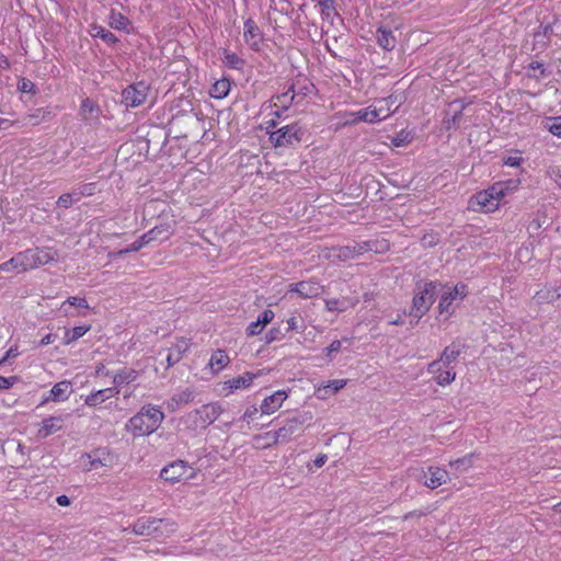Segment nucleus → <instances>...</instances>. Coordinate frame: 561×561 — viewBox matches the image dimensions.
I'll return each instance as SVG.
<instances>
[{
	"label": "nucleus",
	"instance_id": "nucleus-26",
	"mask_svg": "<svg viewBox=\"0 0 561 561\" xmlns=\"http://www.w3.org/2000/svg\"><path fill=\"white\" fill-rule=\"evenodd\" d=\"M64 426V420L61 416H49L42 422V426L38 431L42 437H47L58 431H60Z\"/></svg>",
	"mask_w": 561,
	"mask_h": 561
},
{
	"label": "nucleus",
	"instance_id": "nucleus-27",
	"mask_svg": "<svg viewBox=\"0 0 561 561\" xmlns=\"http://www.w3.org/2000/svg\"><path fill=\"white\" fill-rule=\"evenodd\" d=\"M34 255V264L35 268L45 265L49 262H53L57 257V252L51 248H35L32 249Z\"/></svg>",
	"mask_w": 561,
	"mask_h": 561
},
{
	"label": "nucleus",
	"instance_id": "nucleus-13",
	"mask_svg": "<svg viewBox=\"0 0 561 561\" xmlns=\"http://www.w3.org/2000/svg\"><path fill=\"white\" fill-rule=\"evenodd\" d=\"M449 480L448 472L439 467H428L423 473V483L430 489H436Z\"/></svg>",
	"mask_w": 561,
	"mask_h": 561
},
{
	"label": "nucleus",
	"instance_id": "nucleus-53",
	"mask_svg": "<svg viewBox=\"0 0 561 561\" xmlns=\"http://www.w3.org/2000/svg\"><path fill=\"white\" fill-rule=\"evenodd\" d=\"M0 272H16L18 273V266H15V259L12 256L7 262H3L0 264Z\"/></svg>",
	"mask_w": 561,
	"mask_h": 561
},
{
	"label": "nucleus",
	"instance_id": "nucleus-55",
	"mask_svg": "<svg viewBox=\"0 0 561 561\" xmlns=\"http://www.w3.org/2000/svg\"><path fill=\"white\" fill-rule=\"evenodd\" d=\"M16 381V377H3L0 376V389H9Z\"/></svg>",
	"mask_w": 561,
	"mask_h": 561
},
{
	"label": "nucleus",
	"instance_id": "nucleus-6",
	"mask_svg": "<svg viewBox=\"0 0 561 561\" xmlns=\"http://www.w3.org/2000/svg\"><path fill=\"white\" fill-rule=\"evenodd\" d=\"M313 414L310 411H302L290 419H287L285 424L277 430L278 436L282 442H289L291 436L300 430L306 423L311 422Z\"/></svg>",
	"mask_w": 561,
	"mask_h": 561
},
{
	"label": "nucleus",
	"instance_id": "nucleus-10",
	"mask_svg": "<svg viewBox=\"0 0 561 561\" xmlns=\"http://www.w3.org/2000/svg\"><path fill=\"white\" fill-rule=\"evenodd\" d=\"M162 519L142 516L138 518L131 526L124 528V531L130 530L136 536H151L159 529Z\"/></svg>",
	"mask_w": 561,
	"mask_h": 561
},
{
	"label": "nucleus",
	"instance_id": "nucleus-43",
	"mask_svg": "<svg viewBox=\"0 0 561 561\" xmlns=\"http://www.w3.org/2000/svg\"><path fill=\"white\" fill-rule=\"evenodd\" d=\"M196 474L195 469L184 461L178 460V479L190 480Z\"/></svg>",
	"mask_w": 561,
	"mask_h": 561
},
{
	"label": "nucleus",
	"instance_id": "nucleus-62",
	"mask_svg": "<svg viewBox=\"0 0 561 561\" xmlns=\"http://www.w3.org/2000/svg\"><path fill=\"white\" fill-rule=\"evenodd\" d=\"M325 461H327V456L320 455L314 459L313 463L317 468H320L325 463Z\"/></svg>",
	"mask_w": 561,
	"mask_h": 561
},
{
	"label": "nucleus",
	"instance_id": "nucleus-9",
	"mask_svg": "<svg viewBox=\"0 0 561 561\" xmlns=\"http://www.w3.org/2000/svg\"><path fill=\"white\" fill-rule=\"evenodd\" d=\"M460 347L456 344L448 345L444 348L440 357L428 365V371H437L439 367H447L456 369V363L460 355Z\"/></svg>",
	"mask_w": 561,
	"mask_h": 561
},
{
	"label": "nucleus",
	"instance_id": "nucleus-41",
	"mask_svg": "<svg viewBox=\"0 0 561 561\" xmlns=\"http://www.w3.org/2000/svg\"><path fill=\"white\" fill-rule=\"evenodd\" d=\"M137 375H138L137 371L134 369H123L114 376L113 382L116 386L129 383V382L136 380Z\"/></svg>",
	"mask_w": 561,
	"mask_h": 561
},
{
	"label": "nucleus",
	"instance_id": "nucleus-46",
	"mask_svg": "<svg viewBox=\"0 0 561 561\" xmlns=\"http://www.w3.org/2000/svg\"><path fill=\"white\" fill-rule=\"evenodd\" d=\"M523 157L519 151L511 152L510 154L503 157V163L507 167H519L523 162Z\"/></svg>",
	"mask_w": 561,
	"mask_h": 561
},
{
	"label": "nucleus",
	"instance_id": "nucleus-8",
	"mask_svg": "<svg viewBox=\"0 0 561 561\" xmlns=\"http://www.w3.org/2000/svg\"><path fill=\"white\" fill-rule=\"evenodd\" d=\"M261 375L262 370H259L255 374L247 371L243 375L228 379L221 383V394L228 397L236 390L248 389L252 386L254 379Z\"/></svg>",
	"mask_w": 561,
	"mask_h": 561
},
{
	"label": "nucleus",
	"instance_id": "nucleus-54",
	"mask_svg": "<svg viewBox=\"0 0 561 561\" xmlns=\"http://www.w3.org/2000/svg\"><path fill=\"white\" fill-rule=\"evenodd\" d=\"M385 100H389L391 102H389V106L391 108H399V106L402 104L403 102V98L401 94H391L389 95L388 98H385Z\"/></svg>",
	"mask_w": 561,
	"mask_h": 561
},
{
	"label": "nucleus",
	"instance_id": "nucleus-15",
	"mask_svg": "<svg viewBox=\"0 0 561 561\" xmlns=\"http://www.w3.org/2000/svg\"><path fill=\"white\" fill-rule=\"evenodd\" d=\"M342 118V125H355L364 122L368 124H375L369 106L359 108L358 111L340 113Z\"/></svg>",
	"mask_w": 561,
	"mask_h": 561
},
{
	"label": "nucleus",
	"instance_id": "nucleus-38",
	"mask_svg": "<svg viewBox=\"0 0 561 561\" xmlns=\"http://www.w3.org/2000/svg\"><path fill=\"white\" fill-rule=\"evenodd\" d=\"M493 185L494 187H497V191H501L500 195L504 198L519 188L520 181L512 179L503 182H496Z\"/></svg>",
	"mask_w": 561,
	"mask_h": 561
},
{
	"label": "nucleus",
	"instance_id": "nucleus-64",
	"mask_svg": "<svg viewBox=\"0 0 561 561\" xmlns=\"http://www.w3.org/2000/svg\"><path fill=\"white\" fill-rule=\"evenodd\" d=\"M288 329L289 330H296L297 329V319L295 317H291L287 320Z\"/></svg>",
	"mask_w": 561,
	"mask_h": 561
},
{
	"label": "nucleus",
	"instance_id": "nucleus-17",
	"mask_svg": "<svg viewBox=\"0 0 561 561\" xmlns=\"http://www.w3.org/2000/svg\"><path fill=\"white\" fill-rule=\"evenodd\" d=\"M87 459L85 470L91 471L101 467H107L111 462L110 454L104 449H98L83 456Z\"/></svg>",
	"mask_w": 561,
	"mask_h": 561
},
{
	"label": "nucleus",
	"instance_id": "nucleus-47",
	"mask_svg": "<svg viewBox=\"0 0 561 561\" xmlns=\"http://www.w3.org/2000/svg\"><path fill=\"white\" fill-rule=\"evenodd\" d=\"M79 202V198L73 193H65L57 199V205L62 208H69L73 203Z\"/></svg>",
	"mask_w": 561,
	"mask_h": 561
},
{
	"label": "nucleus",
	"instance_id": "nucleus-48",
	"mask_svg": "<svg viewBox=\"0 0 561 561\" xmlns=\"http://www.w3.org/2000/svg\"><path fill=\"white\" fill-rule=\"evenodd\" d=\"M334 256L341 259V260H350V259H353L357 255V252L354 249L350 248V247H343V248H339L336 250H334Z\"/></svg>",
	"mask_w": 561,
	"mask_h": 561
},
{
	"label": "nucleus",
	"instance_id": "nucleus-50",
	"mask_svg": "<svg viewBox=\"0 0 561 561\" xmlns=\"http://www.w3.org/2000/svg\"><path fill=\"white\" fill-rule=\"evenodd\" d=\"M546 175L552 180L556 185L561 190V170L556 165H550L546 170Z\"/></svg>",
	"mask_w": 561,
	"mask_h": 561
},
{
	"label": "nucleus",
	"instance_id": "nucleus-33",
	"mask_svg": "<svg viewBox=\"0 0 561 561\" xmlns=\"http://www.w3.org/2000/svg\"><path fill=\"white\" fill-rule=\"evenodd\" d=\"M158 232L159 231H157L156 228L151 229L150 231L138 238L136 241H134L126 250L122 251V253L139 251L142 247L148 244L150 241L154 240L157 238Z\"/></svg>",
	"mask_w": 561,
	"mask_h": 561
},
{
	"label": "nucleus",
	"instance_id": "nucleus-16",
	"mask_svg": "<svg viewBox=\"0 0 561 561\" xmlns=\"http://www.w3.org/2000/svg\"><path fill=\"white\" fill-rule=\"evenodd\" d=\"M72 392L71 382L69 380H62L54 385V387L48 392L47 397H45L43 403L54 401L60 402L66 401Z\"/></svg>",
	"mask_w": 561,
	"mask_h": 561
},
{
	"label": "nucleus",
	"instance_id": "nucleus-61",
	"mask_svg": "<svg viewBox=\"0 0 561 561\" xmlns=\"http://www.w3.org/2000/svg\"><path fill=\"white\" fill-rule=\"evenodd\" d=\"M10 66H11V65H10L9 59L5 57V55H4V54H2V53L0 51V68H2V69H9V68H10Z\"/></svg>",
	"mask_w": 561,
	"mask_h": 561
},
{
	"label": "nucleus",
	"instance_id": "nucleus-14",
	"mask_svg": "<svg viewBox=\"0 0 561 561\" xmlns=\"http://www.w3.org/2000/svg\"><path fill=\"white\" fill-rule=\"evenodd\" d=\"M222 411V407L216 402L203 405L199 410L196 411L199 425L207 426L211 424L220 416Z\"/></svg>",
	"mask_w": 561,
	"mask_h": 561
},
{
	"label": "nucleus",
	"instance_id": "nucleus-28",
	"mask_svg": "<svg viewBox=\"0 0 561 561\" xmlns=\"http://www.w3.org/2000/svg\"><path fill=\"white\" fill-rule=\"evenodd\" d=\"M230 88V80L227 78H221L213 83L209 89V95L214 99H224L229 94Z\"/></svg>",
	"mask_w": 561,
	"mask_h": 561
},
{
	"label": "nucleus",
	"instance_id": "nucleus-12",
	"mask_svg": "<svg viewBox=\"0 0 561 561\" xmlns=\"http://www.w3.org/2000/svg\"><path fill=\"white\" fill-rule=\"evenodd\" d=\"M289 291L298 294L301 298L309 299L320 296L323 293V286L314 280H304L290 284Z\"/></svg>",
	"mask_w": 561,
	"mask_h": 561
},
{
	"label": "nucleus",
	"instance_id": "nucleus-35",
	"mask_svg": "<svg viewBox=\"0 0 561 561\" xmlns=\"http://www.w3.org/2000/svg\"><path fill=\"white\" fill-rule=\"evenodd\" d=\"M69 307H77V308L88 309L89 308V304H88V301H87V299L84 297H78V296L69 297L60 306V310L62 311V313L66 317L71 316Z\"/></svg>",
	"mask_w": 561,
	"mask_h": 561
},
{
	"label": "nucleus",
	"instance_id": "nucleus-51",
	"mask_svg": "<svg viewBox=\"0 0 561 561\" xmlns=\"http://www.w3.org/2000/svg\"><path fill=\"white\" fill-rule=\"evenodd\" d=\"M18 89L22 93H35V84L27 78H22L18 83Z\"/></svg>",
	"mask_w": 561,
	"mask_h": 561
},
{
	"label": "nucleus",
	"instance_id": "nucleus-49",
	"mask_svg": "<svg viewBox=\"0 0 561 561\" xmlns=\"http://www.w3.org/2000/svg\"><path fill=\"white\" fill-rule=\"evenodd\" d=\"M325 308L329 311L342 312V311H345L347 307H346L345 301H342L340 299H327Z\"/></svg>",
	"mask_w": 561,
	"mask_h": 561
},
{
	"label": "nucleus",
	"instance_id": "nucleus-52",
	"mask_svg": "<svg viewBox=\"0 0 561 561\" xmlns=\"http://www.w3.org/2000/svg\"><path fill=\"white\" fill-rule=\"evenodd\" d=\"M173 468H174V463H173V462H171L170 465H168L167 467H164V468L161 470V472H160V477H161L164 481L174 482V481H175V476H174Z\"/></svg>",
	"mask_w": 561,
	"mask_h": 561
},
{
	"label": "nucleus",
	"instance_id": "nucleus-37",
	"mask_svg": "<svg viewBox=\"0 0 561 561\" xmlns=\"http://www.w3.org/2000/svg\"><path fill=\"white\" fill-rule=\"evenodd\" d=\"M221 59L225 66L231 69L240 70L244 66V60L241 59L236 53H232L230 50H224Z\"/></svg>",
	"mask_w": 561,
	"mask_h": 561
},
{
	"label": "nucleus",
	"instance_id": "nucleus-58",
	"mask_svg": "<svg viewBox=\"0 0 561 561\" xmlns=\"http://www.w3.org/2000/svg\"><path fill=\"white\" fill-rule=\"evenodd\" d=\"M19 354L18 352V348L16 347H10L5 355L0 359V365H2L4 362H7L9 358H13V357H16Z\"/></svg>",
	"mask_w": 561,
	"mask_h": 561
},
{
	"label": "nucleus",
	"instance_id": "nucleus-11",
	"mask_svg": "<svg viewBox=\"0 0 561 561\" xmlns=\"http://www.w3.org/2000/svg\"><path fill=\"white\" fill-rule=\"evenodd\" d=\"M288 397L289 391L287 390H277L274 393L265 397L260 404L261 413L264 415H271L275 413L283 407Z\"/></svg>",
	"mask_w": 561,
	"mask_h": 561
},
{
	"label": "nucleus",
	"instance_id": "nucleus-3",
	"mask_svg": "<svg viewBox=\"0 0 561 561\" xmlns=\"http://www.w3.org/2000/svg\"><path fill=\"white\" fill-rule=\"evenodd\" d=\"M436 295V283L428 282L417 286L410 309V316L413 317L416 322L428 312L435 301Z\"/></svg>",
	"mask_w": 561,
	"mask_h": 561
},
{
	"label": "nucleus",
	"instance_id": "nucleus-24",
	"mask_svg": "<svg viewBox=\"0 0 561 561\" xmlns=\"http://www.w3.org/2000/svg\"><path fill=\"white\" fill-rule=\"evenodd\" d=\"M283 443L280 436H278L277 431H270L263 434L255 435L253 437V445L256 448H268L273 445Z\"/></svg>",
	"mask_w": 561,
	"mask_h": 561
},
{
	"label": "nucleus",
	"instance_id": "nucleus-56",
	"mask_svg": "<svg viewBox=\"0 0 561 561\" xmlns=\"http://www.w3.org/2000/svg\"><path fill=\"white\" fill-rule=\"evenodd\" d=\"M422 242L425 247H433L438 242V238L436 234L430 233L424 236Z\"/></svg>",
	"mask_w": 561,
	"mask_h": 561
},
{
	"label": "nucleus",
	"instance_id": "nucleus-18",
	"mask_svg": "<svg viewBox=\"0 0 561 561\" xmlns=\"http://www.w3.org/2000/svg\"><path fill=\"white\" fill-rule=\"evenodd\" d=\"M389 100H385L383 98L376 100L373 104L369 105V110L375 124L385 121L397 111V108H391L389 106Z\"/></svg>",
	"mask_w": 561,
	"mask_h": 561
},
{
	"label": "nucleus",
	"instance_id": "nucleus-7",
	"mask_svg": "<svg viewBox=\"0 0 561 561\" xmlns=\"http://www.w3.org/2000/svg\"><path fill=\"white\" fill-rule=\"evenodd\" d=\"M148 92L149 85L142 81L128 85L122 92L123 103L127 107H137L146 101Z\"/></svg>",
	"mask_w": 561,
	"mask_h": 561
},
{
	"label": "nucleus",
	"instance_id": "nucleus-5",
	"mask_svg": "<svg viewBox=\"0 0 561 561\" xmlns=\"http://www.w3.org/2000/svg\"><path fill=\"white\" fill-rule=\"evenodd\" d=\"M301 129L296 125H286L270 134V140L275 147H288L300 142Z\"/></svg>",
	"mask_w": 561,
	"mask_h": 561
},
{
	"label": "nucleus",
	"instance_id": "nucleus-60",
	"mask_svg": "<svg viewBox=\"0 0 561 561\" xmlns=\"http://www.w3.org/2000/svg\"><path fill=\"white\" fill-rule=\"evenodd\" d=\"M56 502L60 506H69L70 505V499L67 495H64V494L57 496Z\"/></svg>",
	"mask_w": 561,
	"mask_h": 561
},
{
	"label": "nucleus",
	"instance_id": "nucleus-42",
	"mask_svg": "<svg viewBox=\"0 0 561 561\" xmlns=\"http://www.w3.org/2000/svg\"><path fill=\"white\" fill-rule=\"evenodd\" d=\"M318 5L320 8L321 15L324 19L330 20L336 15L333 0H320Z\"/></svg>",
	"mask_w": 561,
	"mask_h": 561
},
{
	"label": "nucleus",
	"instance_id": "nucleus-1",
	"mask_svg": "<svg viewBox=\"0 0 561 561\" xmlns=\"http://www.w3.org/2000/svg\"><path fill=\"white\" fill-rule=\"evenodd\" d=\"M163 420V413L156 407H144L126 424V431L134 436H145L154 432Z\"/></svg>",
	"mask_w": 561,
	"mask_h": 561
},
{
	"label": "nucleus",
	"instance_id": "nucleus-19",
	"mask_svg": "<svg viewBox=\"0 0 561 561\" xmlns=\"http://www.w3.org/2000/svg\"><path fill=\"white\" fill-rule=\"evenodd\" d=\"M346 385H347L346 379H333V380L328 381L325 385L316 387L314 394L319 399L324 400L328 397H330L331 394L339 392Z\"/></svg>",
	"mask_w": 561,
	"mask_h": 561
},
{
	"label": "nucleus",
	"instance_id": "nucleus-59",
	"mask_svg": "<svg viewBox=\"0 0 561 561\" xmlns=\"http://www.w3.org/2000/svg\"><path fill=\"white\" fill-rule=\"evenodd\" d=\"M55 340H56V335L48 333V334H46V335L41 340L39 345H41V346L49 345V344L54 343V342H55Z\"/></svg>",
	"mask_w": 561,
	"mask_h": 561
},
{
	"label": "nucleus",
	"instance_id": "nucleus-39",
	"mask_svg": "<svg viewBox=\"0 0 561 561\" xmlns=\"http://www.w3.org/2000/svg\"><path fill=\"white\" fill-rule=\"evenodd\" d=\"M92 36L100 37L103 39L106 44L113 45L118 42L117 37L108 30L104 28L100 25H94L92 27Z\"/></svg>",
	"mask_w": 561,
	"mask_h": 561
},
{
	"label": "nucleus",
	"instance_id": "nucleus-44",
	"mask_svg": "<svg viewBox=\"0 0 561 561\" xmlns=\"http://www.w3.org/2000/svg\"><path fill=\"white\" fill-rule=\"evenodd\" d=\"M545 127L557 137H561V116L550 117L546 121Z\"/></svg>",
	"mask_w": 561,
	"mask_h": 561
},
{
	"label": "nucleus",
	"instance_id": "nucleus-45",
	"mask_svg": "<svg viewBox=\"0 0 561 561\" xmlns=\"http://www.w3.org/2000/svg\"><path fill=\"white\" fill-rule=\"evenodd\" d=\"M96 191L95 183H85L80 185L77 191H75V195L77 198H81L82 196H92Z\"/></svg>",
	"mask_w": 561,
	"mask_h": 561
},
{
	"label": "nucleus",
	"instance_id": "nucleus-31",
	"mask_svg": "<svg viewBox=\"0 0 561 561\" xmlns=\"http://www.w3.org/2000/svg\"><path fill=\"white\" fill-rule=\"evenodd\" d=\"M294 98H295V94L291 89H289L287 92H285L280 95H277L273 103V107L275 108L273 111V114L278 117L280 115L279 111L287 110L289 107V105L293 103Z\"/></svg>",
	"mask_w": 561,
	"mask_h": 561
},
{
	"label": "nucleus",
	"instance_id": "nucleus-4",
	"mask_svg": "<svg viewBox=\"0 0 561 561\" xmlns=\"http://www.w3.org/2000/svg\"><path fill=\"white\" fill-rule=\"evenodd\" d=\"M501 191L494 185L484 191L474 194L469 201V209L480 213H493L499 209L503 197L500 195Z\"/></svg>",
	"mask_w": 561,
	"mask_h": 561
},
{
	"label": "nucleus",
	"instance_id": "nucleus-29",
	"mask_svg": "<svg viewBox=\"0 0 561 561\" xmlns=\"http://www.w3.org/2000/svg\"><path fill=\"white\" fill-rule=\"evenodd\" d=\"M434 376V379L439 386H447L456 378V369L447 367H439L437 371H428Z\"/></svg>",
	"mask_w": 561,
	"mask_h": 561
},
{
	"label": "nucleus",
	"instance_id": "nucleus-36",
	"mask_svg": "<svg viewBox=\"0 0 561 561\" xmlns=\"http://www.w3.org/2000/svg\"><path fill=\"white\" fill-rule=\"evenodd\" d=\"M91 330V325H78L75 327L71 330H66L65 336H64V344L69 345L77 340H79L81 336H83L87 332Z\"/></svg>",
	"mask_w": 561,
	"mask_h": 561
},
{
	"label": "nucleus",
	"instance_id": "nucleus-63",
	"mask_svg": "<svg viewBox=\"0 0 561 561\" xmlns=\"http://www.w3.org/2000/svg\"><path fill=\"white\" fill-rule=\"evenodd\" d=\"M176 348L178 352H185L188 348V343L186 341H178Z\"/></svg>",
	"mask_w": 561,
	"mask_h": 561
},
{
	"label": "nucleus",
	"instance_id": "nucleus-30",
	"mask_svg": "<svg viewBox=\"0 0 561 561\" xmlns=\"http://www.w3.org/2000/svg\"><path fill=\"white\" fill-rule=\"evenodd\" d=\"M377 43L380 47L387 50H391L396 46V37L392 31L385 27H379L376 33Z\"/></svg>",
	"mask_w": 561,
	"mask_h": 561
},
{
	"label": "nucleus",
	"instance_id": "nucleus-25",
	"mask_svg": "<svg viewBox=\"0 0 561 561\" xmlns=\"http://www.w3.org/2000/svg\"><path fill=\"white\" fill-rule=\"evenodd\" d=\"M18 273H24L35 268L34 255L32 249L19 252L14 255Z\"/></svg>",
	"mask_w": 561,
	"mask_h": 561
},
{
	"label": "nucleus",
	"instance_id": "nucleus-21",
	"mask_svg": "<svg viewBox=\"0 0 561 561\" xmlns=\"http://www.w3.org/2000/svg\"><path fill=\"white\" fill-rule=\"evenodd\" d=\"M274 312L271 309H266L262 312L261 316H259L257 320L254 322H251L247 328V334L249 336H254L260 334L263 329L272 322L274 319Z\"/></svg>",
	"mask_w": 561,
	"mask_h": 561
},
{
	"label": "nucleus",
	"instance_id": "nucleus-22",
	"mask_svg": "<svg viewBox=\"0 0 561 561\" xmlns=\"http://www.w3.org/2000/svg\"><path fill=\"white\" fill-rule=\"evenodd\" d=\"M229 363L230 358L228 354L222 350H217L211 354L207 367L213 375H217L224 370Z\"/></svg>",
	"mask_w": 561,
	"mask_h": 561
},
{
	"label": "nucleus",
	"instance_id": "nucleus-40",
	"mask_svg": "<svg viewBox=\"0 0 561 561\" xmlns=\"http://www.w3.org/2000/svg\"><path fill=\"white\" fill-rule=\"evenodd\" d=\"M473 454H468L461 458L449 461V466L456 471H467L473 466Z\"/></svg>",
	"mask_w": 561,
	"mask_h": 561
},
{
	"label": "nucleus",
	"instance_id": "nucleus-23",
	"mask_svg": "<svg viewBox=\"0 0 561 561\" xmlns=\"http://www.w3.org/2000/svg\"><path fill=\"white\" fill-rule=\"evenodd\" d=\"M118 392L119 390L117 388H106L94 391L84 399V404L88 407H96L107 399L115 397Z\"/></svg>",
	"mask_w": 561,
	"mask_h": 561
},
{
	"label": "nucleus",
	"instance_id": "nucleus-20",
	"mask_svg": "<svg viewBox=\"0 0 561 561\" xmlns=\"http://www.w3.org/2000/svg\"><path fill=\"white\" fill-rule=\"evenodd\" d=\"M244 41L248 45L253 49H259L262 35L260 28L256 26L254 21L247 20L244 23V32H243Z\"/></svg>",
	"mask_w": 561,
	"mask_h": 561
},
{
	"label": "nucleus",
	"instance_id": "nucleus-57",
	"mask_svg": "<svg viewBox=\"0 0 561 561\" xmlns=\"http://www.w3.org/2000/svg\"><path fill=\"white\" fill-rule=\"evenodd\" d=\"M341 342L339 340L333 341L325 350L328 356H331L333 353H336L341 350Z\"/></svg>",
	"mask_w": 561,
	"mask_h": 561
},
{
	"label": "nucleus",
	"instance_id": "nucleus-34",
	"mask_svg": "<svg viewBox=\"0 0 561 561\" xmlns=\"http://www.w3.org/2000/svg\"><path fill=\"white\" fill-rule=\"evenodd\" d=\"M80 115L84 121L98 118L99 107L92 100L87 98L81 102Z\"/></svg>",
	"mask_w": 561,
	"mask_h": 561
},
{
	"label": "nucleus",
	"instance_id": "nucleus-2",
	"mask_svg": "<svg viewBox=\"0 0 561 561\" xmlns=\"http://www.w3.org/2000/svg\"><path fill=\"white\" fill-rule=\"evenodd\" d=\"M468 293V286L463 283L444 285L437 306L438 314L445 319L450 318L455 313V306L461 302Z\"/></svg>",
	"mask_w": 561,
	"mask_h": 561
},
{
	"label": "nucleus",
	"instance_id": "nucleus-32",
	"mask_svg": "<svg viewBox=\"0 0 561 561\" xmlns=\"http://www.w3.org/2000/svg\"><path fill=\"white\" fill-rule=\"evenodd\" d=\"M108 24L112 28L126 31L130 22L124 14L112 9L108 15Z\"/></svg>",
	"mask_w": 561,
	"mask_h": 561
}]
</instances>
